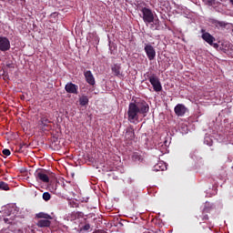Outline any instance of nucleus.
I'll use <instances>...</instances> for the list:
<instances>
[{
    "mask_svg": "<svg viewBox=\"0 0 233 233\" xmlns=\"http://www.w3.org/2000/svg\"><path fill=\"white\" fill-rule=\"evenodd\" d=\"M148 110H150V106H148V103L143 99L129 103L127 109V121L133 124L137 123V121H139V116L147 117Z\"/></svg>",
    "mask_w": 233,
    "mask_h": 233,
    "instance_id": "nucleus-1",
    "label": "nucleus"
},
{
    "mask_svg": "<svg viewBox=\"0 0 233 233\" xmlns=\"http://www.w3.org/2000/svg\"><path fill=\"white\" fill-rule=\"evenodd\" d=\"M144 79L145 81H149L155 92H161V90H163V86H161L159 76L156 74H150V72H147L144 74Z\"/></svg>",
    "mask_w": 233,
    "mask_h": 233,
    "instance_id": "nucleus-2",
    "label": "nucleus"
},
{
    "mask_svg": "<svg viewBox=\"0 0 233 233\" xmlns=\"http://www.w3.org/2000/svg\"><path fill=\"white\" fill-rule=\"evenodd\" d=\"M36 218L40 219L36 223V227H39V228H46L50 227V225H52V221H50V219H54L52 216L45 212L37 213Z\"/></svg>",
    "mask_w": 233,
    "mask_h": 233,
    "instance_id": "nucleus-3",
    "label": "nucleus"
},
{
    "mask_svg": "<svg viewBox=\"0 0 233 233\" xmlns=\"http://www.w3.org/2000/svg\"><path fill=\"white\" fill-rule=\"evenodd\" d=\"M141 12L143 14L144 23L150 24L152 21H154V13H152V10L147 7H143Z\"/></svg>",
    "mask_w": 233,
    "mask_h": 233,
    "instance_id": "nucleus-4",
    "label": "nucleus"
},
{
    "mask_svg": "<svg viewBox=\"0 0 233 233\" xmlns=\"http://www.w3.org/2000/svg\"><path fill=\"white\" fill-rule=\"evenodd\" d=\"M36 181H42L43 183H50V177L46 175V171L41 169L35 173Z\"/></svg>",
    "mask_w": 233,
    "mask_h": 233,
    "instance_id": "nucleus-5",
    "label": "nucleus"
},
{
    "mask_svg": "<svg viewBox=\"0 0 233 233\" xmlns=\"http://www.w3.org/2000/svg\"><path fill=\"white\" fill-rule=\"evenodd\" d=\"M144 50L149 61H154L156 59V49L152 45L145 44Z\"/></svg>",
    "mask_w": 233,
    "mask_h": 233,
    "instance_id": "nucleus-6",
    "label": "nucleus"
},
{
    "mask_svg": "<svg viewBox=\"0 0 233 233\" xmlns=\"http://www.w3.org/2000/svg\"><path fill=\"white\" fill-rule=\"evenodd\" d=\"M50 123H52V121L48 119V116H42L39 126L41 127L42 130H52V125H50Z\"/></svg>",
    "mask_w": 233,
    "mask_h": 233,
    "instance_id": "nucleus-7",
    "label": "nucleus"
},
{
    "mask_svg": "<svg viewBox=\"0 0 233 233\" xmlns=\"http://www.w3.org/2000/svg\"><path fill=\"white\" fill-rule=\"evenodd\" d=\"M174 112L177 117H183L188 112V108L183 104H177L174 108Z\"/></svg>",
    "mask_w": 233,
    "mask_h": 233,
    "instance_id": "nucleus-8",
    "label": "nucleus"
},
{
    "mask_svg": "<svg viewBox=\"0 0 233 233\" xmlns=\"http://www.w3.org/2000/svg\"><path fill=\"white\" fill-rule=\"evenodd\" d=\"M0 50L1 52H7V50H10V40L5 36H0Z\"/></svg>",
    "mask_w": 233,
    "mask_h": 233,
    "instance_id": "nucleus-9",
    "label": "nucleus"
},
{
    "mask_svg": "<svg viewBox=\"0 0 233 233\" xmlns=\"http://www.w3.org/2000/svg\"><path fill=\"white\" fill-rule=\"evenodd\" d=\"M65 90L66 92H67V94L77 95L78 94L77 90H79V86L72 82H69L66 85Z\"/></svg>",
    "mask_w": 233,
    "mask_h": 233,
    "instance_id": "nucleus-10",
    "label": "nucleus"
},
{
    "mask_svg": "<svg viewBox=\"0 0 233 233\" xmlns=\"http://www.w3.org/2000/svg\"><path fill=\"white\" fill-rule=\"evenodd\" d=\"M111 70H112L114 76H116V77H119L120 79L125 77V75L123 74V72L121 70V65L114 64L111 66Z\"/></svg>",
    "mask_w": 233,
    "mask_h": 233,
    "instance_id": "nucleus-11",
    "label": "nucleus"
},
{
    "mask_svg": "<svg viewBox=\"0 0 233 233\" xmlns=\"http://www.w3.org/2000/svg\"><path fill=\"white\" fill-rule=\"evenodd\" d=\"M84 76L86 78V83H88V85H91V86H94V85H96V78L94 77V74H92V71L90 70L85 71Z\"/></svg>",
    "mask_w": 233,
    "mask_h": 233,
    "instance_id": "nucleus-12",
    "label": "nucleus"
},
{
    "mask_svg": "<svg viewBox=\"0 0 233 233\" xmlns=\"http://www.w3.org/2000/svg\"><path fill=\"white\" fill-rule=\"evenodd\" d=\"M202 32V39L206 41V43L209 44L210 46L213 45V42L216 41V38L210 35V33H205V29H201Z\"/></svg>",
    "mask_w": 233,
    "mask_h": 233,
    "instance_id": "nucleus-13",
    "label": "nucleus"
},
{
    "mask_svg": "<svg viewBox=\"0 0 233 233\" xmlns=\"http://www.w3.org/2000/svg\"><path fill=\"white\" fill-rule=\"evenodd\" d=\"M125 138L127 141H134L136 138V133L134 132V127H130L127 128L126 134H125Z\"/></svg>",
    "mask_w": 233,
    "mask_h": 233,
    "instance_id": "nucleus-14",
    "label": "nucleus"
},
{
    "mask_svg": "<svg viewBox=\"0 0 233 233\" xmlns=\"http://www.w3.org/2000/svg\"><path fill=\"white\" fill-rule=\"evenodd\" d=\"M131 159L135 163H143V161H145V157L138 152L133 153L131 156Z\"/></svg>",
    "mask_w": 233,
    "mask_h": 233,
    "instance_id": "nucleus-15",
    "label": "nucleus"
},
{
    "mask_svg": "<svg viewBox=\"0 0 233 233\" xmlns=\"http://www.w3.org/2000/svg\"><path fill=\"white\" fill-rule=\"evenodd\" d=\"M211 208L208 207H205L202 211V221H208V213H210Z\"/></svg>",
    "mask_w": 233,
    "mask_h": 233,
    "instance_id": "nucleus-16",
    "label": "nucleus"
},
{
    "mask_svg": "<svg viewBox=\"0 0 233 233\" xmlns=\"http://www.w3.org/2000/svg\"><path fill=\"white\" fill-rule=\"evenodd\" d=\"M151 23H153V24L150 25V29L151 30H159L160 29L161 25H160L159 20H154L153 19V21Z\"/></svg>",
    "mask_w": 233,
    "mask_h": 233,
    "instance_id": "nucleus-17",
    "label": "nucleus"
},
{
    "mask_svg": "<svg viewBox=\"0 0 233 233\" xmlns=\"http://www.w3.org/2000/svg\"><path fill=\"white\" fill-rule=\"evenodd\" d=\"M212 24L215 25V26H219L220 28H227V23L218 21V20H213Z\"/></svg>",
    "mask_w": 233,
    "mask_h": 233,
    "instance_id": "nucleus-18",
    "label": "nucleus"
},
{
    "mask_svg": "<svg viewBox=\"0 0 233 233\" xmlns=\"http://www.w3.org/2000/svg\"><path fill=\"white\" fill-rule=\"evenodd\" d=\"M79 103H80L81 106H86V105L88 104V96H82L79 98Z\"/></svg>",
    "mask_w": 233,
    "mask_h": 233,
    "instance_id": "nucleus-19",
    "label": "nucleus"
},
{
    "mask_svg": "<svg viewBox=\"0 0 233 233\" xmlns=\"http://www.w3.org/2000/svg\"><path fill=\"white\" fill-rule=\"evenodd\" d=\"M0 190H10V187L6 182L0 181Z\"/></svg>",
    "mask_w": 233,
    "mask_h": 233,
    "instance_id": "nucleus-20",
    "label": "nucleus"
},
{
    "mask_svg": "<svg viewBox=\"0 0 233 233\" xmlns=\"http://www.w3.org/2000/svg\"><path fill=\"white\" fill-rule=\"evenodd\" d=\"M44 201H50L52 196L50 195L49 192H45L43 193V196H42Z\"/></svg>",
    "mask_w": 233,
    "mask_h": 233,
    "instance_id": "nucleus-21",
    "label": "nucleus"
},
{
    "mask_svg": "<svg viewBox=\"0 0 233 233\" xmlns=\"http://www.w3.org/2000/svg\"><path fill=\"white\" fill-rule=\"evenodd\" d=\"M2 154L4 156L8 157V156H10V154H12V152H10V149H3Z\"/></svg>",
    "mask_w": 233,
    "mask_h": 233,
    "instance_id": "nucleus-22",
    "label": "nucleus"
},
{
    "mask_svg": "<svg viewBox=\"0 0 233 233\" xmlns=\"http://www.w3.org/2000/svg\"><path fill=\"white\" fill-rule=\"evenodd\" d=\"M82 230H90V224H86L85 226H83Z\"/></svg>",
    "mask_w": 233,
    "mask_h": 233,
    "instance_id": "nucleus-23",
    "label": "nucleus"
},
{
    "mask_svg": "<svg viewBox=\"0 0 233 233\" xmlns=\"http://www.w3.org/2000/svg\"><path fill=\"white\" fill-rule=\"evenodd\" d=\"M228 46H230V44H226V47L223 48L224 52H227L228 50V48L227 47Z\"/></svg>",
    "mask_w": 233,
    "mask_h": 233,
    "instance_id": "nucleus-24",
    "label": "nucleus"
},
{
    "mask_svg": "<svg viewBox=\"0 0 233 233\" xmlns=\"http://www.w3.org/2000/svg\"><path fill=\"white\" fill-rule=\"evenodd\" d=\"M215 1H216V0H208V3L209 5H212L213 3H215Z\"/></svg>",
    "mask_w": 233,
    "mask_h": 233,
    "instance_id": "nucleus-25",
    "label": "nucleus"
},
{
    "mask_svg": "<svg viewBox=\"0 0 233 233\" xmlns=\"http://www.w3.org/2000/svg\"><path fill=\"white\" fill-rule=\"evenodd\" d=\"M211 46H213L214 48H218V44H214V42H213Z\"/></svg>",
    "mask_w": 233,
    "mask_h": 233,
    "instance_id": "nucleus-26",
    "label": "nucleus"
},
{
    "mask_svg": "<svg viewBox=\"0 0 233 233\" xmlns=\"http://www.w3.org/2000/svg\"><path fill=\"white\" fill-rule=\"evenodd\" d=\"M157 167H161V166H159V164H157Z\"/></svg>",
    "mask_w": 233,
    "mask_h": 233,
    "instance_id": "nucleus-27",
    "label": "nucleus"
},
{
    "mask_svg": "<svg viewBox=\"0 0 233 233\" xmlns=\"http://www.w3.org/2000/svg\"><path fill=\"white\" fill-rule=\"evenodd\" d=\"M7 66H10V65H7Z\"/></svg>",
    "mask_w": 233,
    "mask_h": 233,
    "instance_id": "nucleus-28",
    "label": "nucleus"
}]
</instances>
